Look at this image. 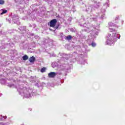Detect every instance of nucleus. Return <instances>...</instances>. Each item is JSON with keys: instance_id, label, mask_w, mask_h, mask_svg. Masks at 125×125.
I'll return each mask as SVG.
<instances>
[{"instance_id": "39448f33", "label": "nucleus", "mask_w": 125, "mask_h": 125, "mask_svg": "<svg viewBox=\"0 0 125 125\" xmlns=\"http://www.w3.org/2000/svg\"><path fill=\"white\" fill-rule=\"evenodd\" d=\"M2 13H0V15H3V14L6 13L7 12V10H4V9H2Z\"/></svg>"}, {"instance_id": "f03ea898", "label": "nucleus", "mask_w": 125, "mask_h": 125, "mask_svg": "<svg viewBox=\"0 0 125 125\" xmlns=\"http://www.w3.org/2000/svg\"><path fill=\"white\" fill-rule=\"evenodd\" d=\"M56 76V73L55 72H50L49 73H48V78H55V77Z\"/></svg>"}, {"instance_id": "f257e3e1", "label": "nucleus", "mask_w": 125, "mask_h": 125, "mask_svg": "<svg viewBox=\"0 0 125 125\" xmlns=\"http://www.w3.org/2000/svg\"><path fill=\"white\" fill-rule=\"evenodd\" d=\"M56 23H57V20L56 19H53L50 21V27L52 28H54L55 25H56Z\"/></svg>"}, {"instance_id": "9b49d317", "label": "nucleus", "mask_w": 125, "mask_h": 125, "mask_svg": "<svg viewBox=\"0 0 125 125\" xmlns=\"http://www.w3.org/2000/svg\"><path fill=\"white\" fill-rule=\"evenodd\" d=\"M110 30L111 31V32H114V31H115V29L113 28H110Z\"/></svg>"}, {"instance_id": "ddd939ff", "label": "nucleus", "mask_w": 125, "mask_h": 125, "mask_svg": "<svg viewBox=\"0 0 125 125\" xmlns=\"http://www.w3.org/2000/svg\"><path fill=\"white\" fill-rule=\"evenodd\" d=\"M56 29H58V27H56Z\"/></svg>"}, {"instance_id": "423d86ee", "label": "nucleus", "mask_w": 125, "mask_h": 125, "mask_svg": "<svg viewBox=\"0 0 125 125\" xmlns=\"http://www.w3.org/2000/svg\"><path fill=\"white\" fill-rule=\"evenodd\" d=\"M107 44H112L113 41L112 40H107L106 41Z\"/></svg>"}, {"instance_id": "20e7f679", "label": "nucleus", "mask_w": 125, "mask_h": 125, "mask_svg": "<svg viewBox=\"0 0 125 125\" xmlns=\"http://www.w3.org/2000/svg\"><path fill=\"white\" fill-rule=\"evenodd\" d=\"M22 59L23 60H28V59H29V57H28V56H27V55H25L22 57Z\"/></svg>"}, {"instance_id": "1a4fd4ad", "label": "nucleus", "mask_w": 125, "mask_h": 125, "mask_svg": "<svg viewBox=\"0 0 125 125\" xmlns=\"http://www.w3.org/2000/svg\"><path fill=\"white\" fill-rule=\"evenodd\" d=\"M4 3V1L3 0H0V4H3Z\"/></svg>"}, {"instance_id": "9d476101", "label": "nucleus", "mask_w": 125, "mask_h": 125, "mask_svg": "<svg viewBox=\"0 0 125 125\" xmlns=\"http://www.w3.org/2000/svg\"><path fill=\"white\" fill-rule=\"evenodd\" d=\"M91 44L93 47H94V46H96V44L94 42H92Z\"/></svg>"}, {"instance_id": "f8f14e48", "label": "nucleus", "mask_w": 125, "mask_h": 125, "mask_svg": "<svg viewBox=\"0 0 125 125\" xmlns=\"http://www.w3.org/2000/svg\"><path fill=\"white\" fill-rule=\"evenodd\" d=\"M117 19H119V17H116L115 20H117Z\"/></svg>"}, {"instance_id": "6e6552de", "label": "nucleus", "mask_w": 125, "mask_h": 125, "mask_svg": "<svg viewBox=\"0 0 125 125\" xmlns=\"http://www.w3.org/2000/svg\"><path fill=\"white\" fill-rule=\"evenodd\" d=\"M45 70H46V68L45 67H43L41 69V73H44L45 72Z\"/></svg>"}, {"instance_id": "0eeeda50", "label": "nucleus", "mask_w": 125, "mask_h": 125, "mask_svg": "<svg viewBox=\"0 0 125 125\" xmlns=\"http://www.w3.org/2000/svg\"><path fill=\"white\" fill-rule=\"evenodd\" d=\"M73 39V37L71 35H68L66 37V39L68 41H70V40H72Z\"/></svg>"}, {"instance_id": "7ed1b4c3", "label": "nucleus", "mask_w": 125, "mask_h": 125, "mask_svg": "<svg viewBox=\"0 0 125 125\" xmlns=\"http://www.w3.org/2000/svg\"><path fill=\"white\" fill-rule=\"evenodd\" d=\"M29 61L30 62V63H34L35 61H36V58H35L34 56L31 57L29 59Z\"/></svg>"}]
</instances>
